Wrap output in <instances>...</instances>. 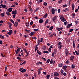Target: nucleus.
<instances>
[{
  "label": "nucleus",
  "instance_id": "obj_1",
  "mask_svg": "<svg viewBox=\"0 0 79 79\" xmlns=\"http://www.w3.org/2000/svg\"><path fill=\"white\" fill-rule=\"evenodd\" d=\"M56 19H57V17H56V16H55L52 18V20L54 23H55L56 20Z\"/></svg>",
  "mask_w": 79,
  "mask_h": 79
},
{
  "label": "nucleus",
  "instance_id": "obj_2",
  "mask_svg": "<svg viewBox=\"0 0 79 79\" xmlns=\"http://www.w3.org/2000/svg\"><path fill=\"white\" fill-rule=\"evenodd\" d=\"M35 34V31H33L31 32L30 33H29V35L30 36H32L33 35H34Z\"/></svg>",
  "mask_w": 79,
  "mask_h": 79
},
{
  "label": "nucleus",
  "instance_id": "obj_3",
  "mask_svg": "<svg viewBox=\"0 0 79 79\" xmlns=\"http://www.w3.org/2000/svg\"><path fill=\"white\" fill-rule=\"evenodd\" d=\"M11 14L12 15H16L17 14V10H15L11 12Z\"/></svg>",
  "mask_w": 79,
  "mask_h": 79
},
{
  "label": "nucleus",
  "instance_id": "obj_4",
  "mask_svg": "<svg viewBox=\"0 0 79 79\" xmlns=\"http://www.w3.org/2000/svg\"><path fill=\"white\" fill-rule=\"evenodd\" d=\"M51 12L52 15H54V14H55V9L53 8H52Z\"/></svg>",
  "mask_w": 79,
  "mask_h": 79
},
{
  "label": "nucleus",
  "instance_id": "obj_5",
  "mask_svg": "<svg viewBox=\"0 0 79 79\" xmlns=\"http://www.w3.org/2000/svg\"><path fill=\"white\" fill-rule=\"evenodd\" d=\"M54 76L55 77L59 76V73L56 72H55L54 73Z\"/></svg>",
  "mask_w": 79,
  "mask_h": 79
},
{
  "label": "nucleus",
  "instance_id": "obj_6",
  "mask_svg": "<svg viewBox=\"0 0 79 79\" xmlns=\"http://www.w3.org/2000/svg\"><path fill=\"white\" fill-rule=\"evenodd\" d=\"M12 32H13V31H12V30H10L9 32L7 33V34L9 35H11L12 34Z\"/></svg>",
  "mask_w": 79,
  "mask_h": 79
},
{
  "label": "nucleus",
  "instance_id": "obj_7",
  "mask_svg": "<svg viewBox=\"0 0 79 79\" xmlns=\"http://www.w3.org/2000/svg\"><path fill=\"white\" fill-rule=\"evenodd\" d=\"M42 68H41V69H38V75H40V74L41 72V70H42Z\"/></svg>",
  "mask_w": 79,
  "mask_h": 79
},
{
  "label": "nucleus",
  "instance_id": "obj_8",
  "mask_svg": "<svg viewBox=\"0 0 79 79\" xmlns=\"http://www.w3.org/2000/svg\"><path fill=\"white\" fill-rule=\"evenodd\" d=\"M69 53V51H68V50L67 49H66L65 50V53L66 56H68V53Z\"/></svg>",
  "mask_w": 79,
  "mask_h": 79
},
{
  "label": "nucleus",
  "instance_id": "obj_9",
  "mask_svg": "<svg viewBox=\"0 0 79 79\" xmlns=\"http://www.w3.org/2000/svg\"><path fill=\"white\" fill-rule=\"evenodd\" d=\"M62 29H63V27H60L56 29L57 31H61Z\"/></svg>",
  "mask_w": 79,
  "mask_h": 79
},
{
  "label": "nucleus",
  "instance_id": "obj_10",
  "mask_svg": "<svg viewBox=\"0 0 79 79\" xmlns=\"http://www.w3.org/2000/svg\"><path fill=\"white\" fill-rule=\"evenodd\" d=\"M14 25L15 27H17L18 26V22H15L14 23Z\"/></svg>",
  "mask_w": 79,
  "mask_h": 79
},
{
  "label": "nucleus",
  "instance_id": "obj_11",
  "mask_svg": "<svg viewBox=\"0 0 79 79\" xmlns=\"http://www.w3.org/2000/svg\"><path fill=\"white\" fill-rule=\"evenodd\" d=\"M56 53V52L55 50H54V52H52V57H55V55H54V54H55Z\"/></svg>",
  "mask_w": 79,
  "mask_h": 79
},
{
  "label": "nucleus",
  "instance_id": "obj_12",
  "mask_svg": "<svg viewBox=\"0 0 79 79\" xmlns=\"http://www.w3.org/2000/svg\"><path fill=\"white\" fill-rule=\"evenodd\" d=\"M37 46H38V45H35V52H36V51H37V50L38 49V47H37Z\"/></svg>",
  "mask_w": 79,
  "mask_h": 79
},
{
  "label": "nucleus",
  "instance_id": "obj_13",
  "mask_svg": "<svg viewBox=\"0 0 79 79\" xmlns=\"http://www.w3.org/2000/svg\"><path fill=\"white\" fill-rule=\"evenodd\" d=\"M72 24H73V23H72L69 24L67 25V28L68 29V28H69V27H71V26H72Z\"/></svg>",
  "mask_w": 79,
  "mask_h": 79
},
{
  "label": "nucleus",
  "instance_id": "obj_14",
  "mask_svg": "<svg viewBox=\"0 0 79 79\" xmlns=\"http://www.w3.org/2000/svg\"><path fill=\"white\" fill-rule=\"evenodd\" d=\"M37 53L39 55H42V53L40 51H39V50H37Z\"/></svg>",
  "mask_w": 79,
  "mask_h": 79
},
{
  "label": "nucleus",
  "instance_id": "obj_15",
  "mask_svg": "<svg viewBox=\"0 0 79 79\" xmlns=\"http://www.w3.org/2000/svg\"><path fill=\"white\" fill-rule=\"evenodd\" d=\"M12 8H9L7 9V11L8 12H11L12 11Z\"/></svg>",
  "mask_w": 79,
  "mask_h": 79
},
{
  "label": "nucleus",
  "instance_id": "obj_16",
  "mask_svg": "<svg viewBox=\"0 0 79 79\" xmlns=\"http://www.w3.org/2000/svg\"><path fill=\"white\" fill-rule=\"evenodd\" d=\"M43 22H44V20L42 19H40L39 20V23H43Z\"/></svg>",
  "mask_w": 79,
  "mask_h": 79
},
{
  "label": "nucleus",
  "instance_id": "obj_17",
  "mask_svg": "<svg viewBox=\"0 0 79 79\" xmlns=\"http://www.w3.org/2000/svg\"><path fill=\"white\" fill-rule=\"evenodd\" d=\"M61 21L62 22H64V21H66V19L64 18L61 20Z\"/></svg>",
  "mask_w": 79,
  "mask_h": 79
},
{
  "label": "nucleus",
  "instance_id": "obj_18",
  "mask_svg": "<svg viewBox=\"0 0 79 79\" xmlns=\"http://www.w3.org/2000/svg\"><path fill=\"white\" fill-rule=\"evenodd\" d=\"M59 17L60 18V20L62 19H63L64 18V17H63V16L62 15H60V16Z\"/></svg>",
  "mask_w": 79,
  "mask_h": 79
},
{
  "label": "nucleus",
  "instance_id": "obj_19",
  "mask_svg": "<svg viewBox=\"0 0 79 79\" xmlns=\"http://www.w3.org/2000/svg\"><path fill=\"white\" fill-rule=\"evenodd\" d=\"M47 17V13H46L45 15L43 17V18H46Z\"/></svg>",
  "mask_w": 79,
  "mask_h": 79
},
{
  "label": "nucleus",
  "instance_id": "obj_20",
  "mask_svg": "<svg viewBox=\"0 0 79 79\" xmlns=\"http://www.w3.org/2000/svg\"><path fill=\"white\" fill-rule=\"evenodd\" d=\"M58 66L59 67H62L63 66V64L60 63V64H58Z\"/></svg>",
  "mask_w": 79,
  "mask_h": 79
},
{
  "label": "nucleus",
  "instance_id": "obj_21",
  "mask_svg": "<svg viewBox=\"0 0 79 79\" xmlns=\"http://www.w3.org/2000/svg\"><path fill=\"white\" fill-rule=\"evenodd\" d=\"M63 69L66 70V69L67 68V66L66 65H64L63 67Z\"/></svg>",
  "mask_w": 79,
  "mask_h": 79
},
{
  "label": "nucleus",
  "instance_id": "obj_22",
  "mask_svg": "<svg viewBox=\"0 0 79 79\" xmlns=\"http://www.w3.org/2000/svg\"><path fill=\"white\" fill-rule=\"evenodd\" d=\"M5 15V13H1V15L2 17H4Z\"/></svg>",
  "mask_w": 79,
  "mask_h": 79
},
{
  "label": "nucleus",
  "instance_id": "obj_23",
  "mask_svg": "<svg viewBox=\"0 0 79 79\" xmlns=\"http://www.w3.org/2000/svg\"><path fill=\"white\" fill-rule=\"evenodd\" d=\"M11 26H12V24L11 23H10L9 25V28L10 29H12V28H11Z\"/></svg>",
  "mask_w": 79,
  "mask_h": 79
},
{
  "label": "nucleus",
  "instance_id": "obj_24",
  "mask_svg": "<svg viewBox=\"0 0 79 79\" xmlns=\"http://www.w3.org/2000/svg\"><path fill=\"white\" fill-rule=\"evenodd\" d=\"M4 38H5V37H4V36H3L2 35H1L0 34V39H4Z\"/></svg>",
  "mask_w": 79,
  "mask_h": 79
},
{
  "label": "nucleus",
  "instance_id": "obj_25",
  "mask_svg": "<svg viewBox=\"0 0 79 79\" xmlns=\"http://www.w3.org/2000/svg\"><path fill=\"white\" fill-rule=\"evenodd\" d=\"M74 56H72L70 57V60H72V61H73V59H74Z\"/></svg>",
  "mask_w": 79,
  "mask_h": 79
},
{
  "label": "nucleus",
  "instance_id": "obj_26",
  "mask_svg": "<svg viewBox=\"0 0 79 79\" xmlns=\"http://www.w3.org/2000/svg\"><path fill=\"white\" fill-rule=\"evenodd\" d=\"M26 69H23L22 70H21V73H25L26 72Z\"/></svg>",
  "mask_w": 79,
  "mask_h": 79
},
{
  "label": "nucleus",
  "instance_id": "obj_27",
  "mask_svg": "<svg viewBox=\"0 0 79 79\" xmlns=\"http://www.w3.org/2000/svg\"><path fill=\"white\" fill-rule=\"evenodd\" d=\"M6 14L7 15V16H10V13L8 12H6Z\"/></svg>",
  "mask_w": 79,
  "mask_h": 79
},
{
  "label": "nucleus",
  "instance_id": "obj_28",
  "mask_svg": "<svg viewBox=\"0 0 79 79\" xmlns=\"http://www.w3.org/2000/svg\"><path fill=\"white\" fill-rule=\"evenodd\" d=\"M26 24L27 27H29V22H27L26 23Z\"/></svg>",
  "mask_w": 79,
  "mask_h": 79
},
{
  "label": "nucleus",
  "instance_id": "obj_29",
  "mask_svg": "<svg viewBox=\"0 0 79 79\" xmlns=\"http://www.w3.org/2000/svg\"><path fill=\"white\" fill-rule=\"evenodd\" d=\"M74 9V4H73L72 5V10H73Z\"/></svg>",
  "mask_w": 79,
  "mask_h": 79
},
{
  "label": "nucleus",
  "instance_id": "obj_30",
  "mask_svg": "<svg viewBox=\"0 0 79 79\" xmlns=\"http://www.w3.org/2000/svg\"><path fill=\"white\" fill-rule=\"evenodd\" d=\"M70 62V61H69V60H68L67 61L65 62V63H66V64H69Z\"/></svg>",
  "mask_w": 79,
  "mask_h": 79
},
{
  "label": "nucleus",
  "instance_id": "obj_31",
  "mask_svg": "<svg viewBox=\"0 0 79 79\" xmlns=\"http://www.w3.org/2000/svg\"><path fill=\"white\" fill-rule=\"evenodd\" d=\"M72 69H73L75 68V65L74 64H72L71 66Z\"/></svg>",
  "mask_w": 79,
  "mask_h": 79
},
{
  "label": "nucleus",
  "instance_id": "obj_32",
  "mask_svg": "<svg viewBox=\"0 0 79 79\" xmlns=\"http://www.w3.org/2000/svg\"><path fill=\"white\" fill-rule=\"evenodd\" d=\"M43 53H48V54L49 53V52H48V51H43Z\"/></svg>",
  "mask_w": 79,
  "mask_h": 79
},
{
  "label": "nucleus",
  "instance_id": "obj_33",
  "mask_svg": "<svg viewBox=\"0 0 79 79\" xmlns=\"http://www.w3.org/2000/svg\"><path fill=\"white\" fill-rule=\"evenodd\" d=\"M37 44L38 45H39V44H40V40H37Z\"/></svg>",
  "mask_w": 79,
  "mask_h": 79
},
{
  "label": "nucleus",
  "instance_id": "obj_34",
  "mask_svg": "<svg viewBox=\"0 0 79 79\" xmlns=\"http://www.w3.org/2000/svg\"><path fill=\"white\" fill-rule=\"evenodd\" d=\"M73 48H75V43H74V41H73Z\"/></svg>",
  "mask_w": 79,
  "mask_h": 79
},
{
  "label": "nucleus",
  "instance_id": "obj_35",
  "mask_svg": "<svg viewBox=\"0 0 79 79\" xmlns=\"http://www.w3.org/2000/svg\"><path fill=\"white\" fill-rule=\"evenodd\" d=\"M50 76L49 75H48L46 76V79H49L50 78Z\"/></svg>",
  "mask_w": 79,
  "mask_h": 79
},
{
  "label": "nucleus",
  "instance_id": "obj_36",
  "mask_svg": "<svg viewBox=\"0 0 79 79\" xmlns=\"http://www.w3.org/2000/svg\"><path fill=\"white\" fill-rule=\"evenodd\" d=\"M61 42H60L58 43V44H57V47H58L60 45H61Z\"/></svg>",
  "mask_w": 79,
  "mask_h": 79
},
{
  "label": "nucleus",
  "instance_id": "obj_37",
  "mask_svg": "<svg viewBox=\"0 0 79 79\" xmlns=\"http://www.w3.org/2000/svg\"><path fill=\"white\" fill-rule=\"evenodd\" d=\"M60 72L61 73V75H63V72H64L63 70L61 69L60 70Z\"/></svg>",
  "mask_w": 79,
  "mask_h": 79
},
{
  "label": "nucleus",
  "instance_id": "obj_38",
  "mask_svg": "<svg viewBox=\"0 0 79 79\" xmlns=\"http://www.w3.org/2000/svg\"><path fill=\"white\" fill-rule=\"evenodd\" d=\"M6 5H3L2 4V8H6Z\"/></svg>",
  "mask_w": 79,
  "mask_h": 79
},
{
  "label": "nucleus",
  "instance_id": "obj_39",
  "mask_svg": "<svg viewBox=\"0 0 79 79\" xmlns=\"http://www.w3.org/2000/svg\"><path fill=\"white\" fill-rule=\"evenodd\" d=\"M62 47H63V45H60V46H59V47H58V48H59V49H60V50H61V48Z\"/></svg>",
  "mask_w": 79,
  "mask_h": 79
},
{
  "label": "nucleus",
  "instance_id": "obj_40",
  "mask_svg": "<svg viewBox=\"0 0 79 79\" xmlns=\"http://www.w3.org/2000/svg\"><path fill=\"white\" fill-rule=\"evenodd\" d=\"M75 13H73L72 14V18H74V17H75Z\"/></svg>",
  "mask_w": 79,
  "mask_h": 79
},
{
  "label": "nucleus",
  "instance_id": "obj_41",
  "mask_svg": "<svg viewBox=\"0 0 79 79\" xmlns=\"http://www.w3.org/2000/svg\"><path fill=\"white\" fill-rule=\"evenodd\" d=\"M48 23V19H47L45 21V24H47Z\"/></svg>",
  "mask_w": 79,
  "mask_h": 79
},
{
  "label": "nucleus",
  "instance_id": "obj_42",
  "mask_svg": "<svg viewBox=\"0 0 79 79\" xmlns=\"http://www.w3.org/2000/svg\"><path fill=\"white\" fill-rule=\"evenodd\" d=\"M43 5L44 6H47V3H46L45 2H44L43 3Z\"/></svg>",
  "mask_w": 79,
  "mask_h": 79
},
{
  "label": "nucleus",
  "instance_id": "obj_43",
  "mask_svg": "<svg viewBox=\"0 0 79 79\" xmlns=\"http://www.w3.org/2000/svg\"><path fill=\"white\" fill-rule=\"evenodd\" d=\"M67 6V5L65 4L62 7L63 8H64V7H66Z\"/></svg>",
  "mask_w": 79,
  "mask_h": 79
},
{
  "label": "nucleus",
  "instance_id": "obj_44",
  "mask_svg": "<svg viewBox=\"0 0 79 79\" xmlns=\"http://www.w3.org/2000/svg\"><path fill=\"white\" fill-rule=\"evenodd\" d=\"M50 64H52V63H53V60L52 59H51L50 61Z\"/></svg>",
  "mask_w": 79,
  "mask_h": 79
},
{
  "label": "nucleus",
  "instance_id": "obj_45",
  "mask_svg": "<svg viewBox=\"0 0 79 79\" xmlns=\"http://www.w3.org/2000/svg\"><path fill=\"white\" fill-rule=\"evenodd\" d=\"M62 2V0H59L58 1V3L60 4V3H61Z\"/></svg>",
  "mask_w": 79,
  "mask_h": 79
},
{
  "label": "nucleus",
  "instance_id": "obj_46",
  "mask_svg": "<svg viewBox=\"0 0 79 79\" xmlns=\"http://www.w3.org/2000/svg\"><path fill=\"white\" fill-rule=\"evenodd\" d=\"M10 21L12 23H13V24H14L15 22H14V21L13 20V19H11L10 20Z\"/></svg>",
  "mask_w": 79,
  "mask_h": 79
},
{
  "label": "nucleus",
  "instance_id": "obj_47",
  "mask_svg": "<svg viewBox=\"0 0 79 79\" xmlns=\"http://www.w3.org/2000/svg\"><path fill=\"white\" fill-rule=\"evenodd\" d=\"M75 52L77 55H79V53L77 52V51H75Z\"/></svg>",
  "mask_w": 79,
  "mask_h": 79
},
{
  "label": "nucleus",
  "instance_id": "obj_48",
  "mask_svg": "<svg viewBox=\"0 0 79 79\" xmlns=\"http://www.w3.org/2000/svg\"><path fill=\"white\" fill-rule=\"evenodd\" d=\"M53 29V27L52 26L49 28V30H52Z\"/></svg>",
  "mask_w": 79,
  "mask_h": 79
},
{
  "label": "nucleus",
  "instance_id": "obj_49",
  "mask_svg": "<svg viewBox=\"0 0 79 79\" xmlns=\"http://www.w3.org/2000/svg\"><path fill=\"white\" fill-rule=\"evenodd\" d=\"M39 10V8L38 7V8H36L35 10V12H36L37 11H38V10Z\"/></svg>",
  "mask_w": 79,
  "mask_h": 79
},
{
  "label": "nucleus",
  "instance_id": "obj_50",
  "mask_svg": "<svg viewBox=\"0 0 79 79\" xmlns=\"http://www.w3.org/2000/svg\"><path fill=\"white\" fill-rule=\"evenodd\" d=\"M49 62H50V59H48L46 61V63H49Z\"/></svg>",
  "mask_w": 79,
  "mask_h": 79
},
{
  "label": "nucleus",
  "instance_id": "obj_51",
  "mask_svg": "<svg viewBox=\"0 0 79 79\" xmlns=\"http://www.w3.org/2000/svg\"><path fill=\"white\" fill-rule=\"evenodd\" d=\"M21 48H19L18 49H17V52H19L20 51Z\"/></svg>",
  "mask_w": 79,
  "mask_h": 79
},
{
  "label": "nucleus",
  "instance_id": "obj_52",
  "mask_svg": "<svg viewBox=\"0 0 79 79\" xmlns=\"http://www.w3.org/2000/svg\"><path fill=\"white\" fill-rule=\"evenodd\" d=\"M24 37H25V38H27V37H28V35H24L23 36Z\"/></svg>",
  "mask_w": 79,
  "mask_h": 79
},
{
  "label": "nucleus",
  "instance_id": "obj_53",
  "mask_svg": "<svg viewBox=\"0 0 79 79\" xmlns=\"http://www.w3.org/2000/svg\"><path fill=\"white\" fill-rule=\"evenodd\" d=\"M17 21H18V23H20L21 22V21H20V19H17Z\"/></svg>",
  "mask_w": 79,
  "mask_h": 79
},
{
  "label": "nucleus",
  "instance_id": "obj_54",
  "mask_svg": "<svg viewBox=\"0 0 79 79\" xmlns=\"http://www.w3.org/2000/svg\"><path fill=\"white\" fill-rule=\"evenodd\" d=\"M75 23L76 24H77L78 23H79V22L77 21H75Z\"/></svg>",
  "mask_w": 79,
  "mask_h": 79
},
{
  "label": "nucleus",
  "instance_id": "obj_55",
  "mask_svg": "<svg viewBox=\"0 0 79 79\" xmlns=\"http://www.w3.org/2000/svg\"><path fill=\"white\" fill-rule=\"evenodd\" d=\"M63 74L64 76H66V75H67V74L66 73H63Z\"/></svg>",
  "mask_w": 79,
  "mask_h": 79
},
{
  "label": "nucleus",
  "instance_id": "obj_56",
  "mask_svg": "<svg viewBox=\"0 0 79 79\" xmlns=\"http://www.w3.org/2000/svg\"><path fill=\"white\" fill-rule=\"evenodd\" d=\"M58 13H60L61 11V10L60 9H58Z\"/></svg>",
  "mask_w": 79,
  "mask_h": 79
},
{
  "label": "nucleus",
  "instance_id": "obj_57",
  "mask_svg": "<svg viewBox=\"0 0 79 79\" xmlns=\"http://www.w3.org/2000/svg\"><path fill=\"white\" fill-rule=\"evenodd\" d=\"M15 16H16V15H15V14H14L13 15V17L14 19H15Z\"/></svg>",
  "mask_w": 79,
  "mask_h": 79
},
{
  "label": "nucleus",
  "instance_id": "obj_58",
  "mask_svg": "<svg viewBox=\"0 0 79 79\" xmlns=\"http://www.w3.org/2000/svg\"><path fill=\"white\" fill-rule=\"evenodd\" d=\"M23 50L25 52L27 51V50H26V49L25 48H23Z\"/></svg>",
  "mask_w": 79,
  "mask_h": 79
},
{
  "label": "nucleus",
  "instance_id": "obj_59",
  "mask_svg": "<svg viewBox=\"0 0 79 79\" xmlns=\"http://www.w3.org/2000/svg\"><path fill=\"white\" fill-rule=\"evenodd\" d=\"M34 31H39V29H34Z\"/></svg>",
  "mask_w": 79,
  "mask_h": 79
},
{
  "label": "nucleus",
  "instance_id": "obj_60",
  "mask_svg": "<svg viewBox=\"0 0 79 79\" xmlns=\"http://www.w3.org/2000/svg\"><path fill=\"white\" fill-rule=\"evenodd\" d=\"M46 73H46V72H44L43 73V74H44V75H45V76L47 74Z\"/></svg>",
  "mask_w": 79,
  "mask_h": 79
},
{
  "label": "nucleus",
  "instance_id": "obj_61",
  "mask_svg": "<svg viewBox=\"0 0 79 79\" xmlns=\"http://www.w3.org/2000/svg\"><path fill=\"white\" fill-rule=\"evenodd\" d=\"M73 29H70L69 30V32H73Z\"/></svg>",
  "mask_w": 79,
  "mask_h": 79
},
{
  "label": "nucleus",
  "instance_id": "obj_62",
  "mask_svg": "<svg viewBox=\"0 0 79 79\" xmlns=\"http://www.w3.org/2000/svg\"><path fill=\"white\" fill-rule=\"evenodd\" d=\"M67 23H68V22L67 21H66L65 22H64V25H66Z\"/></svg>",
  "mask_w": 79,
  "mask_h": 79
},
{
  "label": "nucleus",
  "instance_id": "obj_63",
  "mask_svg": "<svg viewBox=\"0 0 79 79\" xmlns=\"http://www.w3.org/2000/svg\"><path fill=\"white\" fill-rule=\"evenodd\" d=\"M51 49L50 48H49V49H48V51L49 52H51Z\"/></svg>",
  "mask_w": 79,
  "mask_h": 79
},
{
  "label": "nucleus",
  "instance_id": "obj_64",
  "mask_svg": "<svg viewBox=\"0 0 79 79\" xmlns=\"http://www.w3.org/2000/svg\"><path fill=\"white\" fill-rule=\"evenodd\" d=\"M54 79H59V78H58V77H54Z\"/></svg>",
  "mask_w": 79,
  "mask_h": 79
}]
</instances>
